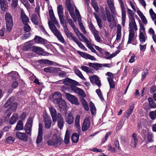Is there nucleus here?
Instances as JSON below:
<instances>
[{"label": "nucleus", "instance_id": "5", "mask_svg": "<svg viewBox=\"0 0 156 156\" xmlns=\"http://www.w3.org/2000/svg\"><path fill=\"white\" fill-rule=\"evenodd\" d=\"M62 141V140L60 137H58L56 136H53L51 139L47 141V144L49 146L57 147L61 144Z\"/></svg>", "mask_w": 156, "mask_h": 156}, {"label": "nucleus", "instance_id": "53", "mask_svg": "<svg viewBox=\"0 0 156 156\" xmlns=\"http://www.w3.org/2000/svg\"><path fill=\"white\" fill-rule=\"evenodd\" d=\"M148 101L149 104L150 105V107L151 108H155V103L152 98H148Z\"/></svg>", "mask_w": 156, "mask_h": 156}, {"label": "nucleus", "instance_id": "56", "mask_svg": "<svg viewBox=\"0 0 156 156\" xmlns=\"http://www.w3.org/2000/svg\"><path fill=\"white\" fill-rule=\"evenodd\" d=\"M147 138L148 141L149 142H152L153 141V136L151 133H148Z\"/></svg>", "mask_w": 156, "mask_h": 156}, {"label": "nucleus", "instance_id": "46", "mask_svg": "<svg viewBox=\"0 0 156 156\" xmlns=\"http://www.w3.org/2000/svg\"><path fill=\"white\" fill-rule=\"evenodd\" d=\"M75 42L77 44L79 48L82 49L87 51V49L83 45L80 41H79L78 39L75 41Z\"/></svg>", "mask_w": 156, "mask_h": 156}, {"label": "nucleus", "instance_id": "45", "mask_svg": "<svg viewBox=\"0 0 156 156\" xmlns=\"http://www.w3.org/2000/svg\"><path fill=\"white\" fill-rule=\"evenodd\" d=\"M88 26L89 29L91 30V32L93 34L94 33L96 32V31H98L97 30H96L94 26L91 21H90Z\"/></svg>", "mask_w": 156, "mask_h": 156}, {"label": "nucleus", "instance_id": "30", "mask_svg": "<svg viewBox=\"0 0 156 156\" xmlns=\"http://www.w3.org/2000/svg\"><path fill=\"white\" fill-rule=\"evenodd\" d=\"M65 33L67 37L70 40H73L75 42L78 39L75 36L73 35L72 33L69 32V31Z\"/></svg>", "mask_w": 156, "mask_h": 156}, {"label": "nucleus", "instance_id": "55", "mask_svg": "<svg viewBox=\"0 0 156 156\" xmlns=\"http://www.w3.org/2000/svg\"><path fill=\"white\" fill-rule=\"evenodd\" d=\"M110 135L111 133L110 132H108L106 133L105 138L103 139L101 142V144H102L104 143L107 140L108 138Z\"/></svg>", "mask_w": 156, "mask_h": 156}, {"label": "nucleus", "instance_id": "62", "mask_svg": "<svg viewBox=\"0 0 156 156\" xmlns=\"http://www.w3.org/2000/svg\"><path fill=\"white\" fill-rule=\"evenodd\" d=\"M38 133H43V125L41 122L39 124Z\"/></svg>", "mask_w": 156, "mask_h": 156}, {"label": "nucleus", "instance_id": "48", "mask_svg": "<svg viewBox=\"0 0 156 156\" xmlns=\"http://www.w3.org/2000/svg\"><path fill=\"white\" fill-rule=\"evenodd\" d=\"M98 34L99 32L98 31H96V32L94 33L93 34L96 41L98 42H100L101 39Z\"/></svg>", "mask_w": 156, "mask_h": 156}, {"label": "nucleus", "instance_id": "43", "mask_svg": "<svg viewBox=\"0 0 156 156\" xmlns=\"http://www.w3.org/2000/svg\"><path fill=\"white\" fill-rule=\"evenodd\" d=\"M96 92L101 101H104V99L101 90L100 89H98L96 90Z\"/></svg>", "mask_w": 156, "mask_h": 156}, {"label": "nucleus", "instance_id": "54", "mask_svg": "<svg viewBox=\"0 0 156 156\" xmlns=\"http://www.w3.org/2000/svg\"><path fill=\"white\" fill-rule=\"evenodd\" d=\"M43 133H38L36 140V143H40L42 140Z\"/></svg>", "mask_w": 156, "mask_h": 156}, {"label": "nucleus", "instance_id": "27", "mask_svg": "<svg viewBox=\"0 0 156 156\" xmlns=\"http://www.w3.org/2000/svg\"><path fill=\"white\" fill-rule=\"evenodd\" d=\"M32 51L39 54L42 55H45V52L44 50L41 47L37 46H34L32 48Z\"/></svg>", "mask_w": 156, "mask_h": 156}, {"label": "nucleus", "instance_id": "10", "mask_svg": "<svg viewBox=\"0 0 156 156\" xmlns=\"http://www.w3.org/2000/svg\"><path fill=\"white\" fill-rule=\"evenodd\" d=\"M65 96L72 104L76 105L79 104L78 99L76 96L68 93L65 94Z\"/></svg>", "mask_w": 156, "mask_h": 156}, {"label": "nucleus", "instance_id": "7", "mask_svg": "<svg viewBox=\"0 0 156 156\" xmlns=\"http://www.w3.org/2000/svg\"><path fill=\"white\" fill-rule=\"evenodd\" d=\"M33 123V119L32 118H29L24 127L25 132L27 134H30L31 135V131L32 130V124Z\"/></svg>", "mask_w": 156, "mask_h": 156}, {"label": "nucleus", "instance_id": "39", "mask_svg": "<svg viewBox=\"0 0 156 156\" xmlns=\"http://www.w3.org/2000/svg\"><path fill=\"white\" fill-rule=\"evenodd\" d=\"M44 70L47 73H54L56 71V69L52 67H49L45 68L44 69Z\"/></svg>", "mask_w": 156, "mask_h": 156}, {"label": "nucleus", "instance_id": "3", "mask_svg": "<svg viewBox=\"0 0 156 156\" xmlns=\"http://www.w3.org/2000/svg\"><path fill=\"white\" fill-rule=\"evenodd\" d=\"M48 23L50 30L54 34L60 41L62 43H64L65 42V40L61 33L58 30L55 25L53 23L50 24L49 22H48Z\"/></svg>", "mask_w": 156, "mask_h": 156}, {"label": "nucleus", "instance_id": "24", "mask_svg": "<svg viewBox=\"0 0 156 156\" xmlns=\"http://www.w3.org/2000/svg\"><path fill=\"white\" fill-rule=\"evenodd\" d=\"M19 115L16 113H14L11 117L9 120V123L11 125H13L16 123L18 119Z\"/></svg>", "mask_w": 156, "mask_h": 156}, {"label": "nucleus", "instance_id": "38", "mask_svg": "<svg viewBox=\"0 0 156 156\" xmlns=\"http://www.w3.org/2000/svg\"><path fill=\"white\" fill-rule=\"evenodd\" d=\"M80 116L79 115H77L75 119V126L78 129H80Z\"/></svg>", "mask_w": 156, "mask_h": 156}, {"label": "nucleus", "instance_id": "20", "mask_svg": "<svg viewBox=\"0 0 156 156\" xmlns=\"http://www.w3.org/2000/svg\"><path fill=\"white\" fill-rule=\"evenodd\" d=\"M37 62L43 67L47 66L48 65H52L53 64L52 62L47 59H41L37 61Z\"/></svg>", "mask_w": 156, "mask_h": 156}, {"label": "nucleus", "instance_id": "12", "mask_svg": "<svg viewBox=\"0 0 156 156\" xmlns=\"http://www.w3.org/2000/svg\"><path fill=\"white\" fill-rule=\"evenodd\" d=\"M63 82L64 84L66 85H70V86L71 85H80V84L78 82L69 78H65L63 80Z\"/></svg>", "mask_w": 156, "mask_h": 156}, {"label": "nucleus", "instance_id": "1", "mask_svg": "<svg viewBox=\"0 0 156 156\" xmlns=\"http://www.w3.org/2000/svg\"><path fill=\"white\" fill-rule=\"evenodd\" d=\"M14 99L13 97H10L4 105L5 107L6 108L9 107L8 109L13 112H16L18 105L17 102H14Z\"/></svg>", "mask_w": 156, "mask_h": 156}, {"label": "nucleus", "instance_id": "40", "mask_svg": "<svg viewBox=\"0 0 156 156\" xmlns=\"http://www.w3.org/2000/svg\"><path fill=\"white\" fill-rule=\"evenodd\" d=\"M70 139V134L68 132V130L66 131L65 138L64 140V142L66 144H68L69 143V142Z\"/></svg>", "mask_w": 156, "mask_h": 156}, {"label": "nucleus", "instance_id": "26", "mask_svg": "<svg viewBox=\"0 0 156 156\" xmlns=\"http://www.w3.org/2000/svg\"><path fill=\"white\" fill-rule=\"evenodd\" d=\"M133 109L134 104L133 103H130L129 108L126 111V113L124 114L126 118L128 117L131 114Z\"/></svg>", "mask_w": 156, "mask_h": 156}, {"label": "nucleus", "instance_id": "9", "mask_svg": "<svg viewBox=\"0 0 156 156\" xmlns=\"http://www.w3.org/2000/svg\"><path fill=\"white\" fill-rule=\"evenodd\" d=\"M24 26L23 27L24 30L25 34H23L22 37L23 39L25 40L29 37L31 35L30 31L31 30L30 27L27 23L24 24Z\"/></svg>", "mask_w": 156, "mask_h": 156}, {"label": "nucleus", "instance_id": "28", "mask_svg": "<svg viewBox=\"0 0 156 156\" xmlns=\"http://www.w3.org/2000/svg\"><path fill=\"white\" fill-rule=\"evenodd\" d=\"M9 75L13 80H16L20 78L19 74L18 72L12 71L8 73Z\"/></svg>", "mask_w": 156, "mask_h": 156}, {"label": "nucleus", "instance_id": "14", "mask_svg": "<svg viewBox=\"0 0 156 156\" xmlns=\"http://www.w3.org/2000/svg\"><path fill=\"white\" fill-rule=\"evenodd\" d=\"M43 119L45 128L49 129L51 126V119L48 115L45 114L43 115Z\"/></svg>", "mask_w": 156, "mask_h": 156}, {"label": "nucleus", "instance_id": "44", "mask_svg": "<svg viewBox=\"0 0 156 156\" xmlns=\"http://www.w3.org/2000/svg\"><path fill=\"white\" fill-rule=\"evenodd\" d=\"M105 12L108 22L109 23L111 22L112 21V17L110 11L109 10H108L107 8H106Z\"/></svg>", "mask_w": 156, "mask_h": 156}, {"label": "nucleus", "instance_id": "17", "mask_svg": "<svg viewBox=\"0 0 156 156\" xmlns=\"http://www.w3.org/2000/svg\"><path fill=\"white\" fill-rule=\"evenodd\" d=\"M57 120L58 127L60 129H62L64 126V122L63 119L60 113H58Z\"/></svg>", "mask_w": 156, "mask_h": 156}, {"label": "nucleus", "instance_id": "36", "mask_svg": "<svg viewBox=\"0 0 156 156\" xmlns=\"http://www.w3.org/2000/svg\"><path fill=\"white\" fill-rule=\"evenodd\" d=\"M67 9L71 17L74 20L75 19V16L74 12V9L73 8L71 7L70 4H69L68 5Z\"/></svg>", "mask_w": 156, "mask_h": 156}, {"label": "nucleus", "instance_id": "2", "mask_svg": "<svg viewBox=\"0 0 156 156\" xmlns=\"http://www.w3.org/2000/svg\"><path fill=\"white\" fill-rule=\"evenodd\" d=\"M5 18L6 30L10 32L12 30L13 25L12 17L11 13L7 12L5 14Z\"/></svg>", "mask_w": 156, "mask_h": 156}, {"label": "nucleus", "instance_id": "34", "mask_svg": "<svg viewBox=\"0 0 156 156\" xmlns=\"http://www.w3.org/2000/svg\"><path fill=\"white\" fill-rule=\"evenodd\" d=\"M79 135L77 133H74L71 136V140L73 142L77 143L79 140Z\"/></svg>", "mask_w": 156, "mask_h": 156}, {"label": "nucleus", "instance_id": "42", "mask_svg": "<svg viewBox=\"0 0 156 156\" xmlns=\"http://www.w3.org/2000/svg\"><path fill=\"white\" fill-rule=\"evenodd\" d=\"M95 17L97 20V22L99 27L100 28H102V22L101 19L99 18L98 15L95 14Z\"/></svg>", "mask_w": 156, "mask_h": 156}, {"label": "nucleus", "instance_id": "51", "mask_svg": "<svg viewBox=\"0 0 156 156\" xmlns=\"http://www.w3.org/2000/svg\"><path fill=\"white\" fill-rule=\"evenodd\" d=\"M31 20L32 22L36 25H38V21H37V17L36 14L32 16Z\"/></svg>", "mask_w": 156, "mask_h": 156}, {"label": "nucleus", "instance_id": "47", "mask_svg": "<svg viewBox=\"0 0 156 156\" xmlns=\"http://www.w3.org/2000/svg\"><path fill=\"white\" fill-rule=\"evenodd\" d=\"M149 115L150 118L152 120L156 119V109L154 111H151L149 113Z\"/></svg>", "mask_w": 156, "mask_h": 156}, {"label": "nucleus", "instance_id": "61", "mask_svg": "<svg viewBox=\"0 0 156 156\" xmlns=\"http://www.w3.org/2000/svg\"><path fill=\"white\" fill-rule=\"evenodd\" d=\"M81 37L83 38L84 41L87 43V44L88 45L89 44V41L87 38L84 36L83 34H80V35H79Z\"/></svg>", "mask_w": 156, "mask_h": 156}, {"label": "nucleus", "instance_id": "29", "mask_svg": "<svg viewBox=\"0 0 156 156\" xmlns=\"http://www.w3.org/2000/svg\"><path fill=\"white\" fill-rule=\"evenodd\" d=\"M21 18L23 24L27 23L29 21L28 17L24 12H21Z\"/></svg>", "mask_w": 156, "mask_h": 156}, {"label": "nucleus", "instance_id": "25", "mask_svg": "<svg viewBox=\"0 0 156 156\" xmlns=\"http://www.w3.org/2000/svg\"><path fill=\"white\" fill-rule=\"evenodd\" d=\"M90 125V123L89 120L87 119H85L83 122L82 126V130L83 131H85L87 130L89 128Z\"/></svg>", "mask_w": 156, "mask_h": 156}, {"label": "nucleus", "instance_id": "4", "mask_svg": "<svg viewBox=\"0 0 156 156\" xmlns=\"http://www.w3.org/2000/svg\"><path fill=\"white\" fill-rule=\"evenodd\" d=\"M138 20L140 24V34L139 35V40L140 42L143 44L146 41V38L145 35V28L144 27V25L141 22V20L138 18Z\"/></svg>", "mask_w": 156, "mask_h": 156}, {"label": "nucleus", "instance_id": "52", "mask_svg": "<svg viewBox=\"0 0 156 156\" xmlns=\"http://www.w3.org/2000/svg\"><path fill=\"white\" fill-rule=\"evenodd\" d=\"M91 2L92 3V6L94 8L95 11L96 12H98L99 10V8L98 4L96 2L93 1L92 0Z\"/></svg>", "mask_w": 156, "mask_h": 156}, {"label": "nucleus", "instance_id": "19", "mask_svg": "<svg viewBox=\"0 0 156 156\" xmlns=\"http://www.w3.org/2000/svg\"><path fill=\"white\" fill-rule=\"evenodd\" d=\"M55 104L58 105L61 111L64 110L65 112L67 111L66 102L64 100L62 99V98L58 101V103H57Z\"/></svg>", "mask_w": 156, "mask_h": 156}, {"label": "nucleus", "instance_id": "31", "mask_svg": "<svg viewBox=\"0 0 156 156\" xmlns=\"http://www.w3.org/2000/svg\"><path fill=\"white\" fill-rule=\"evenodd\" d=\"M23 129V124L22 120H19L17 123L15 129L16 131L21 130Z\"/></svg>", "mask_w": 156, "mask_h": 156}, {"label": "nucleus", "instance_id": "37", "mask_svg": "<svg viewBox=\"0 0 156 156\" xmlns=\"http://www.w3.org/2000/svg\"><path fill=\"white\" fill-rule=\"evenodd\" d=\"M88 65L90 67H92L96 70L98 69L99 68L101 67V65L98 63H89Z\"/></svg>", "mask_w": 156, "mask_h": 156}, {"label": "nucleus", "instance_id": "16", "mask_svg": "<svg viewBox=\"0 0 156 156\" xmlns=\"http://www.w3.org/2000/svg\"><path fill=\"white\" fill-rule=\"evenodd\" d=\"M62 98V95L60 93L55 92L53 94L52 101L55 104L58 103L59 100Z\"/></svg>", "mask_w": 156, "mask_h": 156}, {"label": "nucleus", "instance_id": "50", "mask_svg": "<svg viewBox=\"0 0 156 156\" xmlns=\"http://www.w3.org/2000/svg\"><path fill=\"white\" fill-rule=\"evenodd\" d=\"M108 81L110 87L112 88H115V82L113 81V79H111L110 78H109L108 79Z\"/></svg>", "mask_w": 156, "mask_h": 156}, {"label": "nucleus", "instance_id": "32", "mask_svg": "<svg viewBox=\"0 0 156 156\" xmlns=\"http://www.w3.org/2000/svg\"><path fill=\"white\" fill-rule=\"evenodd\" d=\"M137 14L140 18L143 23L144 24H146L147 23V20L143 13L140 10H137Z\"/></svg>", "mask_w": 156, "mask_h": 156}, {"label": "nucleus", "instance_id": "22", "mask_svg": "<svg viewBox=\"0 0 156 156\" xmlns=\"http://www.w3.org/2000/svg\"><path fill=\"white\" fill-rule=\"evenodd\" d=\"M49 111L53 122H56L57 121V115L56 110L53 107L49 108Z\"/></svg>", "mask_w": 156, "mask_h": 156}, {"label": "nucleus", "instance_id": "57", "mask_svg": "<svg viewBox=\"0 0 156 156\" xmlns=\"http://www.w3.org/2000/svg\"><path fill=\"white\" fill-rule=\"evenodd\" d=\"M32 44H28L24 47V49L26 51H30L33 48Z\"/></svg>", "mask_w": 156, "mask_h": 156}, {"label": "nucleus", "instance_id": "13", "mask_svg": "<svg viewBox=\"0 0 156 156\" xmlns=\"http://www.w3.org/2000/svg\"><path fill=\"white\" fill-rule=\"evenodd\" d=\"M90 80L92 84H95L99 87L101 86V82L98 76L95 75L91 76L90 77Z\"/></svg>", "mask_w": 156, "mask_h": 156}, {"label": "nucleus", "instance_id": "63", "mask_svg": "<svg viewBox=\"0 0 156 156\" xmlns=\"http://www.w3.org/2000/svg\"><path fill=\"white\" fill-rule=\"evenodd\" d=\"M58 75L61 77L64 78L66 77V73L64 71H62V72L58 73Z\"/></svg>", "mask_w": 156, "mask_h": 156}, {"label": "nucleus", "instance_id": "8", "mask_svg": "<svg viewBox=\"0 0 156 156\" xmlns=\"http://www.w3.org/2000/svg\"><path fill=\"white\" fill-rule=\"evenodd\" d=\"M76 86L75 85H71V90L75 93L78 94L83 97H85L86 95L84 91L82 89L76 87Z\"/></svg>", "mask_w": 156, "mask_h": 156}, {"label": "nucleus", "instance_id": "49", "mask_svg": "<svg viewBox=\"0 0 156 156\" xmlns=\"http://www.w3.org/2000/svg\"><path fill=\"white\" fill-rule=\"evenodd\" d=\"M149 12L152 20H154L156 19V14L154 12L152 9H150Z\"/></svg>", "mask_w": 156, "mask_h": 156}, {"label": "nucleus", "instance_id": "59", "mask_svg": "<svg viewBox=\"0 0 156 156\" xmlns=\"http://www.w3.org/2000/svg\"><path fill=\"white\" fill-rule=\"evenodd\" d=\"M122 12V19L126 20V11L125 8H121Z\"/></svg>", "mask_w": 156, "mask_h": 156}, {"label": "nucleus", "instance_id": "35", "mask_svg": "<svg viewBox=\"0 0 156 156\" xmlns=\"http://www.w3.org/2000/svg\"><path fill=\"white\" fill-rule=\"evenodd\" d=\"M78 22L79 26L80 28L81 31L84 34H86L87 31L85 30V28L83 25V23L81 21V20L80 18H78Z\"/></svg>", "mask_w": 156, "mask_h": 156}, {"label": "nucleus", "instance_id": "23", "mask_svg": "<svg viewBox=\"0 0 156 156\" xmlns=\"http://www.w3.org/2000/svg\"><path fill=\"white\" fill-rule=\"evenodd\" d=\"M0 5L1 9L4 12L8 9V4L5 0H0Z\"/></svg>", "mask_w": 156, "mask_h": 156}, {"label": "nucleus", "instance_id": "15", "mask_svg": "<svg viewBox=\"0 0 156 156\" xmlns=\"http://www.w3.org/2000/svg\"><path fill=\"white\" fill-rule=\"evenodd\" d=\"M16 137L21 140L27 141L28 140V136L24 133L17 132H16Z\"/></svg>", "mask_w": 156, "mask_h": 156}, {"label": "nucleus", "instance_id": "41", "mask_svg": "<svg viewBox=\"0 0 156 156\" xmlns=\"http://www.w3.org/2000/svg\"><path fill=\"white\" fill-rule=\"evenodd\" d=\"M15 140V139L12 136L7 137L5 140V142L8 144H12Z\"/></svg>", "mask_w": 156, "mask_h": 156}, {"label": "nucleus", "instance_id": "33", "mask_svg": "<svg viewBox=\"0 0 156 156\" xmlns=\"http://www.w3.org/2000/svg\"><path fill=\"white\" fill-rule=\"evenodd\" d=\"M34 41L36 43L43 44L45 43V40L41 37L36 35L34 40Z\"/></svg>", "mask_w": 156, "mask_h": 156}, {"label": "nucleus", "instance_id": "58", "mask_svg": "<svg viewBox=\"0 0 156 156\" xmlns=\"http://www.w3.org/2000/svg\"><path fill=\"white\" fill-rule=\"evenodd\" d=\"M63 23L62 24L61 23V24L63 25V28L64 29V31L65 33L66 32H67L69 31L67 27V25L66 23H65L64 24V18H63Z\"/></svg>", "mask_w": 156, "mask_h": 156}, {"label": "nucleus", "instance_id": "21", "mask_svg": "<svg viewBox=\"0 0 156 156\" xmlns=\"http://www.w3.org/2000/svg\"><path fill=\"white\" fill-rule=\"evenodd\" d=\"M127 12L131 16L130 20L129 23V26L131 24L132 26H136L134 18V13L133 11L129 9L128 8Z\"/></svg>", "mask_w": 156, "mask_h": 156}, {"label": "nucleus", "instance_id": "6", "mask_svg": "<svg viewBox=\"0 0 156 156\" xmlns=\"http://www.w3.org/2000/svg\"><path fill=\"white\" fill-rule=\"evenodd\" d=\"M129 35L128 40L127 44H131L132 41H134L135 33L134 32V30H136V26H132L130 24L129 26Z\"/></svg>", "mask_w": 156, "mask_h": 156}, {"label": "nucleus", "instance_id": "18", "mask_svg": "<svg viewBox=\"0 0 156 156\" xmlns=\"http://www.w3.org/2000/svg\"><path fill=\"white\" fill-rule=\"evenodd\" d=\"M58 15L60 20V23L62 24L63 19L64 17L63 9L62 5H59L57 8Z\"/></svg>", "mask_w": 156, "mask_h": 156}, {"label": "nucleus", "instance_id": "60", "mask_svg": "<svg viewBox=\"0 0 156 156\" xmlns=\"http://www.w3.org/2000/svg\"><path fill=\"white\" fill-rule=\"evenodd\" d=\"M77 53L79 54L80 55L81 57H82L86 59V57L87 55V53H83V52H82L80 51H77Z\"/></svg>", "mask_w": 156, "mask_h": 156}, {"label": "nucleus", "instance_id": "64", "mask_svg": "<svg viewBox=\"0 0 156 156\" xmlns=\"http://www.w3.org/2000/svg\"><path fill=\"white\" fill-rule=\"evenodd\" d=\"M81 69L87 73H89L90 70H89V68L85 66H81Z\"/></svg>", "mask_w": 156, "mask_h": 156}, {"label": "nucleus", "instance_id": "11", "mask_svg": "<svg viewBox=\"0 0 156 156\" xmlns=\"http://www.w3.org/2000/svg\"><path fill=\"white\" fill-rule=\"evenodd\" d=\"M65 112V121L68 125L72 124L74 122V118L73 114L71 113H67V111Z\"/></svg>", "mask_w": 156, "mask_h": 156}]
</instances>
